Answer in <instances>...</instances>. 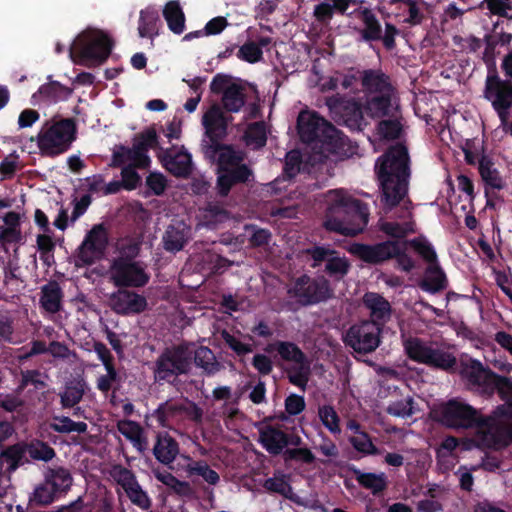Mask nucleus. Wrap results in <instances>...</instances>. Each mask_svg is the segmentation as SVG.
Returning <instances> with one entry per match:
<instances>
[{
    "label": "nucleus",
    "mask_w": 512,
    "mask_h": 512,
    "mask_svg": "<svg viewBox=\"0 0 512 512\" xmlns=\"http://www.w3.org/2000/svg\"><path fill=\"white\" fill-rule=\"evenodd\" d=\"M361 85L366 97L394 93L389 75L382 69H365L361 75Z\"/></svg>",
    "instance_id": "393cba45"
},
{
    "label": "nucleus",
    "mask_w": 512,
    "mask_h": 512,
    "mask_svg": "<svg viewBox=\"0 0 512 512\" xmlns=\"http://www.w3.org/2000/svg\"><path fill=\"white\" fill-rule=\"evenodd\" d=\"M53 421L49 424L51 430L61 434L71 432L86 433L88 425L85 422H75L68 416H53Z\"/></svg>",
    "instance_id": "a18cd8bd"
},
{
    "label": "nucleus",
    "mask_w": 512,
    "mask_h": 512,
    "mask_svg": "<svg viewBox=\"0 0 512 512\" xmlns=\"http://www.w3.org/2000/svg\"><path fill=\"white\" fill-rule=\"evenodd\" d=\"M114 479L126 492L130 501L143 510L150 509L152 502L148 494L141 488L135 474L128 468L117 466Z\"/></svg>",
    "instance_id": "6ab92c4d"
},
{
    "label": "nucleus",
    "mask_w": 512,
    "mask_h": 512,
    "mask_svg": "<svg viewBox=\"0 0 512 512\" xmlns=\"http://www.w3.org/2000/svg\"><path fill=\"white\" fill-rule=\"evenodd\" d=\"M404 242L394 241L391 260H395V267L404 273H411L416 269L415 260L406 253V246Z\"/></svg>",
    "instance_id": "c03bdc74"
},
{
    "label": "nucleus",
    "mask_w": 512,
    "mask_h": 512,
    "mask_svg": "<svg viewBox=\"0 0 512 512\" xmlns=\"http://www.w3.org/2000/svg\"><path fill=\"white\" fill-rule=\"evenodd\" d=\"M186 472L190 475L202 477L208 484L216 485L220 481L219 474L211 469L204 460H191L186 466Z\"/></svg>",
    "instance_id": "603ef678"
},
{
    "label": "nucleus",
    "mask_w": 512,
    "mask_h": 512,
    "mask_svg": "<svg viewBox=\"0 0 512 512\" xmlns=\"http://www.w3.org/2000/svg\"><path fill=\"white\" fill-rule=\"evenodd\" d=\"M252 177L253 171L246 164L225 169L217 173V193L220 197H227L234 186L247 183Z\"/></svg>",
    "instance_id": "5701e85b"
},
{
    "label": "nucleus",
    "mask_w": 512,
    "mask_h": 512,
    "mask_svg": "<svg viewBox=\"0 0 512 512\" xmlns=\"http://www.w3.org/2000/svg\"><path fill=\"white\" fill-rule=\"evenodd\" d=\"M302 164V155L298 149H293L287 152L285 162L283 165V173L288 178H294L300 171Z\"/></svg>",
    "instance_id": "0e129e2a"
},
{
    "label": "nucleus",
    "mask_w": 512,
    "mask_h": 512,
    "mask_svg": "<svg viewBox=\"0 0 512 512\" xmlns=\"http://www.w3.org/2000/svg\"><path fill=\"white\" fill-rule=\"evenodd\" d=\"M63 296L60 284L55 280H51L41 287L40 305L49 313H58L62 309Z\"/></svg>",
    "instance_id": "c756f323"
},
{
    "label": "nucleus",
    "mask_w": 512,
    "mask_h": 512,
    "mask_svg": "<svg viewBox=\"0 0 512 512\" xmlns=\"http://www.w3.org/2000/svg\"><path fill=\"white\" fill-rule=\"evenodd\" d=\"M353 473L358 484L371 490L374 495L383 492L387 488V478L384 473L361 472L358 469H355Z\"/></svg>",
    "instance_id": "4c0bfd02"
},
{
    "label": "nucleus",
    "mask_w": 512,
    "mask_h": 512,
    "mask_svg": "<svg viewBox=\"0 0 512 512\" xmlns=\"http://www.w3.org/2000/svg\"><path fill=\"white\" fill-rule=\"evenodd\" d=\"M363 304L370 311V320L383 330L392 316V307L387 298L376 292H367L363 296Z\"/></svg>",
    "instance_id": "b1692460"
},
{
    "label": "nucleus",
    "mask_w": 512,
    "mask_h": 512,
    "mask_svg": "<svg viewBox=\"0 0 512 512\" xmlns=\"http://www.w3.org/2000/svg\"><path fill=\"white\" fill-rule=\"evenodd\" d=\"M45 480L53 485L57 493L67 492L72 485V476L64 467L49 469Z\"/></svg>",
    "instance_id": "49530a36"
},
{
    "label": "nucleus",
    "mask_w": 512,
    "mask_h": 512,
    "mask_svg": "<svg viewBox=\"0 0 512 512\" xmlns=\"http://www.w3.org/2000/svg\"><path fill=\"white\" fill-rule=\"evenodd\" d=\"M363 110L357 101L347 103L342 113L344 125L351 130H361Z\"/></svg>",
    "instance_id": "864d4df0"
},
{
    "label": "nucleus",
    "mask_w": 512,
    "mask_h": 512,
    "mask_svg": "<svg viewBox=\"0 0 512 512\" xmlns=\"http://www.w3.org/2000/svg\"><path fill=\"white\" fill-rule=\"evenodd\" d=\"M191 354L192 363L203 370L207 375H213L217 373L222 365L217 361L213 351L205 346H200L194 349V345L191 343Z\"/></svg>",
    "instance_id": "2f4dec72"
},
{
    "label": "nucleus",
    "mask_w": 512,
    "mask_h": 512,
    "mask_svg": "<svg viewBox=\"0 0 512 512\" xmlns=\"http://www.w3.org/2000/svg\"><path fill=\"white\" fill-rule=\"evenodd\" d=\"M113 44L112 39L102 31H85L70 47V56L77 52L80 64L98 66L109 58Z\"/></svg>",
    "instance_id": "6e6552de"
},
{
    "label": "nucleus",
    "mask_w": 512,
    "mask_h": 512,
    "mask_svg": "<svg viewBox=\"0 0 512 512\" xmlns=\"http://www.w3.org/2000/svg\"><path fill=\"white\" fill-rule=\"evenodd\" d=\"M191 368V343L182 342L165 347L152 367L154 382L175 385L181 375L190 373Z\"/></svg>",
    "instance_id": "423d86ee"
},
{
    "label": "nucleus",
    "mask_w": 512,
    "mask_h": 512,
    "mask_svg": "<svg viewBox=\"0 0 512 512\" xmlns=\"http://www.w3.org/2000/svg\"><path fill=\"white\" fill-rule=\"evenodd\" d=\"M37 249L40 254V260L47 267L55 264L54 251L56 244L52 237L47 234H39L36 238Z\"/></svg>",
    "instance_id": "4d7b16f0"
},
{
    "label": "nucleus",
    "mask_w": 512,
    "mask_h": 512,
    "mask_svg": "<svg viewBox=\"0 0 512 512\" xmlns=\"http://www.w3.org/2000/svg\"><path fill=\"white\" fill-rule=\"evenodd\" d=\"M304 253L310 256L312 260L310 266L312 269H318L322 263H325V274L335 280L339 281L344 278L351 269L350 261L344 256H339L338 251L335 249L315 245L305 249Z\"/></svg>",
    "instance_id": "ddd939ff"
},
{
    "label": "nucleus",
    "mask_w": 512,
    "mask_h": 512,
    "mask_svg": "<svg viewBox=\"0 0 512 512\" xmlns=\"http://www.w3.org/2000/svg\"><path fill=\"white\" fill-rule=\"evenodd\" d=\"M483 97L490 101L501 126L508 124L512 107V81L501 79L496 70H489L485 80Z\"/></svg>",
    "instance_id": "9b49d317"
},
{
    "label": "nucleus",
    "mask_w": 512,
    "mask_h": 512,
    "mask_svg": "<svg viewBox=\"0 0 512 512\" xmlns=\"http://www.w3.org/2000/svg\"><path fill=\"white\" fill-rule=\"evenodd\" d=\"M377 131L383 139L395 140L402 132V125L397 119H382L379 121Z\"/></svg>",
    "instance_id": "680f3d73"
},
{
    "label": "nucleus",
    "mask_w": 512,
    "mask_h": 512,
    "mask_svg": "<svg viewBox=\"0 0 512 512\" xmlns=\"http://www.w3.org/2000/svg\"><path fill=\"white\" fill-rule=\"evenodd\" d=\"M478 171L480 172L482 180L488 187L496 190L503 189V180L497 169L494 168V162L490 158L481 156L480 159H478Z\"/></svg>",
    "instance_id": "58836bf2"
},
{
    "label": "nucleus",
    "mask_w": 512,
    "mask_h": 512,
    "mask_svg": "<svg viewBox=\"0 0 512 512\" xmlns=\"http://www.w3.org/2000/svg\"><path fill=\"white\" fill-rule=\"evenodd\" d=\"M405 244H408V246L412 247L414 251L419 254L421 258L429 265H435L438 263L435 249L425 238L405 240Z\"/></svg>",
    "instance_id": "13d9d810"
},
{
    "label": "nucleus",
    "mask_w": 512,
    "mask_h": 512,
    "mask_svg": "<svg viewBox=\"0 0 512 512\" xmlns=\"http://www.w3.org/2000/svg\"><path fill=\"white\" fill-rule=\"evenodd\" d=\"M154 476L159 482L170 488L177 495L189 496L191 494L190 484L186 481L179 480L170 472L155 470Z\"/></svg>",
    "instance_id": "de8ad7c7"
},
{
    "label": "nucleus",
    "mask_w": 512,
    "mask_h": 512,
    "mask_svg": "<svg viewBox=\"0 0 512 512\" xmlns=\"http://www.w3.org/2000/svg\"><path fill=\"white\" fill-rule=\"evenodd\" d=\"M461 374L481 395L490 397L498 393L504 405L510 409L503 420L510 425L512 431V378L496 374L477 359L463 363Z\"/></svg>",
    "instance_id": "39448f33"
},
{
    "label": "nucleus",
    "mask_w": 512,
    "mask_h": 512,
    "mask_svg": "<svg viewBox=\"0 0 512 512\" xmlns=\"http://www.w3.org/2000/svg\"><path fill=\"white\" fill-rule=\"evenodd\" d=\"M179 451V443L169 433L159 432L157 434L152 452L159 463L170 465L176 459Z\"/></svg>",
    "instance_id": "bb28decb"
},
{
    "label": "nucleus",
    "mask_w": 512,
    "mask_h": 512,
    "mask_svg": "<svg viewBox=\"0 0 512 512\" xmlns=\"http://www.w3.org/2000/svg\"><path fill=\"white\" fill-rule=\"evenodd\" d=\"M85 393L84 380H74L66 384L64 392L60 393V403L62 408H72L77 405Z\"/></svg>",
    "instance_id": "ea45409f"
},
{
    "label": "nucleus",
    "mask_w": 512,
    "mask_h": 512,
    "mask_svg": "<svg viewBox=\"0 0 512 512\" xmlns=\"http://www.w3.org/2000/svg\"><path fill=\"white\" fill-rule=\"evenodd\" d=\"M329 194H334L335 197L331 199L326 209L325 228L346 237H354L361 233L369 223L368 205L337 191H330Z\"/></svg>",
    "instance_id": "7ed1b4c3"
},
{
    "label": "nucleus",
    "mask_w": 512,
    "mask_h": 512,
    "mask_svg": "<svg viewBox=\"0 0 512 512\" xmlns=\"http://www.w3.org/2000/svg\"><path fill=\"white\" fill-rule=\"evenodd\" d=\"M38 92L49 101L57 102L66 100L72 94V89L62 85L58 81H51L41 85Z\"/></svg>",
    "instance_id": "6e6d98bb"
},
{
    "label": "nucleus",
    "mask_w": 512,
    "mask_h": 512,
    "mask_svg": "<svg viewBox=\"0 0 512 512\" xmlns=\"http://www.w3.org/2000/svg\"><path fill=\"white\" fill-rule=\"evenodd\" d=\"M258 441L261 442L268 453L280 455L288 449L286 442V433L279 428L269 427L262 430Z\"/></svg>",
    "instance_id": "7c9ffc66"
},
{
    "label": "nucleus",
    "mask_w": 512,
    "mask_h": 512,
    "mask_svg": "<svg viewBox=\"0 0 512 512\" xmlns=\"http://www.w3.org/2000/svg\"><path fill=\"white\" fill-rule=\"evenodd\" d=\"M111 309L119 315L139 314L146 310L147 300L144 296L127 289H119L110 298Z\"/></svg>",
    "instance_id": "412c9836"
},
{
    "label": "nucleus",
    "mask_w": 512,
    "mask_h": 512,
    "mask_svg": "<svg viewBox=\"0 0 512 512\" xmlns=\"http://www.w3.org/2000/svg\"><path fill=\"white\" fill-rule=\"evenodd\" d=\"M152 417L159 426L170 427L173 421L181 419V401L168 400L159 404Z\"/></svg>",
    "instance_id": "e433bc0d"
},
{
    "label": "nucleus",
    "mask_w": 512,
    "mask_h": 512,
    "mask_svg": "<svg viewBox=\"0 0 512 512\" xmlns=\"http://www.w3.org/2000/svg\"><path fill=\"white\" fill-rule=\"evenodd\" d=\"M348 441L358 453L363 455L379 454L377 446L374 444L372 437L366 430H363L362 433H358V435L349 437Z\"/></svg>",
    "instance_id": "5fc2aeb1"
},
{
    "label": "nucleus",
    "mask_w": 512,
    "mask_h": 512,
    "mask_svg": "<svg viewBox=\"0 0 512 512\" xmlns=\"http://www.w3.org/2000/svg\"><path fill=\"white\" fill-rule=\"evenodd\" d=\"M160 23L159 12L155 8L147 7L140 11L138 33L141 38H154L158 35Z\"/></svg>",
    "instance_id": "c9c22d12"
},
{
    "label": "nucleus",
    "mask_w": 512,
    "mask_h": 512,
    "mask_svg": "<svg viewBox=\"0 0 512 512\" xmlns=\"http://www.w3.org/2000/svg\"><path fill=\"white\" fill-rule=\"evenodd\" d=\"M318 417L324 427L330 431L331 434L335 435L341 433V419L338 412L332 405H320L318 407Z\"/></svg>",
    "instance_id": "8fccbe9b"
},
{
    "label": "nucleus",
    "mask_w": 512,
    "mask_h": 512,
    "mask_svg": "<svg viewBox=\"0 0 512 512\" xmlns=\"http://www.w3.org/2000/svg\"><path fill=\"white\" fill-rule=\"evenodd\" d=\"M26 454V442H18L6 447L0 453V473H2L4 463H7L8 466L6 470L9 473L16 471L20 466L29 463Z\"/></svg>",
    "instance_id": "c85d7f7f"
},
{
    "label": "nucleus",
    "mask_w": 512,
    "mask_h": 512,
    "mask_svg": "<svg viewBox=\"0 0 512 512\" xmlns=\"http://www.w3.org/2000/svg\"><path fill=\"white\" fill-rule=\"evenodd\" d=\"M133 144H142L146 151L154 149L157 151V154L160 152V148H163L159 144V137L153 126L148 127L141 133L135 135Z\"/></svg>",
    "instance_id": "e2e57ef3"
},
{
    "label": "nucleus",
    "mask_w": 512,
    "mask_h": 512,
    "mask_svg": "<svg viewBox=\"0 0 512 512\" xmlns=\"http://www.w3.org/2000/svg\"><path fill=\"white\" fill-rule=\"evenodd\" d=\"M380 327L373 322L361 321L352 325L345 333L343 341L357 354L373 353L381 343Z\"/></svg>",
    "instance_id": "f8f14e48"
},
{
    "label": "nucleus",
    "mask_w": 512,
    "mask_h": 512,
    "mask_svg": "<svg viewBox=\"0 0 512 512\" xmlns=\"http://www.w3.org/2000/svg\"><path fill=\"white\" fill-rule=\"evenodd\" d=\"M163 17L167 22L168 28L177 35L185 30V14L179 1H168L163 9Z\"/></svg>",
    "instance_id": "f704fd0d"
},
{
    "label": "nucleus",
    "mask_w": 512,
    "mask_h": 512,
    "mask_svg": "<svg viewBox=\"0 0 512 512\" xmlns=\"http://www.w3.org/2000/svg\"><path fill=\"white\" fill-rule=\"evenodd\" d=\"M393 244V240H386L374 244L354 243L351 245L349 251L367 264L382 265L391 260Z\"/></svg>",
    "instance_id": "aec40b11"
},
{
    "label": "nucleus",
    "mask_w": 512,
    "mask_h": 512,
    "mask_svg": "<svg viewBox=\"0 0 512 512\" xmlns=\"http://www.w3.org/2000/svg\"><path fill=\"white\" fill-rule=\"evenodd\" d=\"M191 236V228L182 220L172 221L166 228L163 237V248L167 252L181 251Z\"/></svg>",
    "instance_id": "a878e982"
},
{
    "label": "nucleus",
    "mask_w": 512,
    "mask_h": 512,
    "mask_svg": "<svg viewBox=\"0 0 512 512\" xmlns=\"http://www.w3.org/2000/svg\"><path fill=\"white\" fill-rule=\"evenodd\" d=\"M410 159L407 148L400 143L386 149L375 163L380 182L381 204L386 214L397 208L408 193Z\"/></svg>",
    "instance_id": "f03ea898"
},
{
    "label": "nucleus",
    "mask_w": 512,
    "mask_h": 512,
    "mask_svg": "<svg viewBox=\"0 0 512 512\" xmlns=\"http://www.w3.org/2000/svg\"><path fill=\"white\" fill-rule=\"evenodd\" d=\"M509 412V407L498 405L490 414H483L460 397L449 398L434 410L436 421L449 429H475L474 441L480 449H491L503 438L512 437L511 425L503 420Z\"/></svg>",
    "instance_id": "f257e3e1"
},
{
    "label": "nucleus",
    "mask_w": 512,
    "mask_h": 512,
    "mask_svg": "<svg viewBox=\"0 0 512 512\" xmlns=\"http://www.w3.org/2000/svg\"><path fill=\"white\" fill-rule=\"evenodd\" d=\"M246 95L244 88L238 84L232 83L227 87L222 96L223 107L228 112H238L245 105Z\"/></svg>",
    "instance_id": "a19ab883"
},
{
    "label": "nucleus",
    "mask_w": 512,
    "mask_h": 512,
    "mask_svg": "<svg viewBox=\"0 0 512 512\" xmlns=\"http://www.w3.org/2000/svg\"><path fill=\"white\" fill-rule=\"evenodd\" d=\"M414 400L411 396L389 403L386 412L394 417L407 418L414 414Z\"/></svg>",
    "instance_id": "052dcab7"
},
{
    "label": "nucleus",
    "mask_w": 512,
    "mask_h": 512,
    "mask_svg": "<svg viewBox=\"0 0 512 512\" xmlns=\"http://www.w3.org/2000/svg\"><path fill=\"white\" fill-rule=\"evenodd\" d=\"M229 211L218 201H209L203 209V220L206 226L214 228L229 219Z\"/></svg>",
    "instance_id": "79ce46f5"
},
{
    "label": "nucleus",
    "mask_w": 512,
    "mask_h": 512,
    "mask_svg": "<svg viewBox=\"0 0 512 512\" xmlns=\"http://www.w3.org/2000/svg\"><path fill=\"white\" fill-rule=\"evenodd\" d=\"M403 346L407 357L415 362L442 371H451L456 367L457 359L453 354L435 348L420 338L411 337L404 341Z\"/></svg>",
    "instance_id": "1a4fd4ad"
},
{
    "label": "nucleus",
    "mask_w": 512,
    "mask_h": 512,
    "mask_svg": "<svg viewBox=\"0 0 512 512\" xmlns=\"http://www.w3.org/2000/svg\"><path fill=\"white\" fill-rule=\"evenodd\" d=\"M162 166L176 178H188L193 171L192 155L182 146L175 151V146L160 148L157 154Z\"/></svg>",
    "instance_id": "a211bd4d"
},
{
    "label": "nucleus",
    "mask_w": 512,
    "mask_h": 512,
    "mask_svg": "<svg viewBox=\"0 0 512 512\" xmlns=\"http://www.w3.org/2000/svg\"><path fill=\"white\" fill-rule=\"evenodd\" d=\"M26 450L31 459L35 461L49 462L56 456L54 448L38 439L26 442Z\"/></svg>",
    "instance_id": "09e8293b"
},
{
    "label": "nucleus",
    "mask_w": 512,
    "mask_h": 512,
    "mask_svg": "<svg viewBox=\"0 0 512 512\" xmlns=\"http://www.w3.org/2000/svg\"><path fill=\"white\" fill-rule=\"evenodd\" d=\"M310 372V363L308 360L303 363L294 364L286 370L289 383L302 390H305L308 385Z\"/></svg>",
    "instance_id": "3c124183"
},
{
    "label": "nucleus",
    "mask_w": 512,
    "mask_h": 512,
    "mask_svg": "<svg viewBox=\"0 0 512 512\" xmlns=\"http://www.w3.org/2000/svg\"><path fill=\"white\" fill-rule=\"evenodd\" d=\"M121 177V184L124 185V189L127 191L136 189L141 183V177L133 165L122 167Z\"/></svg>",
    "instance_id": "69168bd1"
},
{
    "label": "nucleus",
    "mask_w": 512,
    "mask_h": 512,
    "mask_svg": "<svg viewBox=\"0 0 512 512\" xmlns=\"http://www.w3.org/2000/svg\"><path fill=\"white\" fill-rule=\"evenodd\" d=\"M296 128L301 142L320 144V147L335 155H352L348 138L316 112L301 111L297 116Z\"/></svg>",
    "instance_id": "20e7f679"
},
{
    "label": "nucleus",
    "mask_w": 512,
    "mask_h": 512,
    "mask_svg": "<svg viewBox=\"0 0 512 512\" xmlns=\"http://www.w3.org/2000/svg\"><path fill=\"white\" fill-rule=\"evenodd\" d=\"M426 273V278L419 284L423 291L435 294L447 288V276L438 263L434 265H428Z\"/></svg>",
    "instance_id": "72a5a7b5"
},
{
    "label": "nucleus",
    "mask_w": 512,
    "mask_h": 512,
    "mask_svg": "<svg viewBox=\"0 0 512 512\" xmlns=\"http://www.w3.org/2000/svg\"><path fill=\"white\" fill-rule=\"evenodd\" d=\"M354 13L364 25V28L360 30L362 40L367 43L380 41L383 30L373 10L370 8H358Z\"/></svg>",
    "instance_id": "cd10ccee"
},
{
    "label": "nucleus",
    "mask_w": 512,
    "mask_h": 512,
    "mask_svg": "<svg viewBox=\"0 0 512 512\" xmlns=\"http://www.w3.org/2000/svg\"><path fill=\"white\" fill-rule=\"evenodd\" d=\"M57 494L53 485L45 480L35 488L32 501L37 505L46 506L54 502Z\"/></svg>",
    "instance_id": "bf43d9fd"
},
{
    "label": "nucleus",
    "mask_w": 512,
    "mask_h": 512,
    "mask_svg": "<svg viewBox=\"0 0 512 512\" xmlns=\"http://www.w3.org/2000/svg\"><path fill=\"white\" fill-rule=\"evenodd\" d=\"M221 335L224 343L238 356H245L246 354L252 352L249 344L242 342L238 337L230 334L226 330H224Z\"/></svg>",
    "instance_id": "338daca9"
},
{
    "label": "nucleus",
    "mask_w": 512,
    "mask_h": 512,
    "mask_svg": "<svg viewBox=\"0 0 512 512\" xmlns=\"http://www.w3.org/2000/svg\"><path fill=\"white\" fill-rule=\"evenodd\" d=\"M283 458L285 461L296 460L311 465L315 460V456L312 451L308 448H294L286 449L283 452Z\"/></svg>",
    "instance_id": "774afa93"
},
{
    "label": "nucleus",
    "mask_w": 512,
    "mask_h": 512,
    "mask_svg": "<svg viewBox=\"0 0 512 512\" xmlns=\"http://www.w3.org/2000/svg\"><path fill=\"white\" fill-rule=\"evenodd\" d=\"M271 347L278 352L281 359L295 364L306 362L307 356L294 342L277 341Z\"/></svg>",
    "instance_id": "37998d69"
},
{
    "label": "nucleus",
    "mask_w": 512,
    "mask_h": 512,
    "mask_svg": "<svg viewBox=\"0 0 512 512\" xmlns=\"http://www.w3.org/2000/svg\"><path fill=\"white\" fill-rule=\"evenodd\" d=\"M77 139V123L74 118H53L46 121L36 136L42 156L56 157L71 148Z\"/></svg>",
    "instance_id": "0eeeda50"
},
{
    "label": "nucleus",
    "mask_w": 512,
    "mask_h": 512,
    "mask_svg": "<svg viewBox=\"0 0 512 512\" xmlns=\"http://www.w3.org/2000/svg\"><path fill=\"white\" fill-rule=\"evenodd\" d=\"M202 124L209 144L220 143L227 135L228 117L218 105H213L203 115Z\"/></svg>",
    "instance_id": "4be33fe9"
},
{
    "label": "nucleus",
    "mask_w": 512,
    "mask_h": 512,
    "mask_svg": "<svg viewBox=\"0 0 512 512\" xmlns=\"http://www.w3.org/2000/svg\"><path fill=\"white\" fill-rule=\"evenodd\" d=\"M203 153L205 158L217 164V173L245 164L246 153L230 144H203Z\"/></svg>",
    "instance_id": "f3484780"
},
{
    "label": "nucleus",
    "mask_w": 512,
    "mask_h": 512,
    "mask_svg": "<svg viewBox=\"0 0 512 512\" xmlns=\"http://www.w3.org/2000/svg\"><path fill=\"white\" fill-rule=\"evenodd\" d=\"M110 271L114 285L119 288L143 287L150 279L142 263L138 261H126L123 258H114Z\"/></svg>",
    "instance_id": "4468645a"
},
{
    "label": "nucleus",
    "mask_w": 512,
    "mask_h": 512,
    "mask_svg": "<svg viewBox=\"0 0 512 512\" xmlns=\"http://www.w3.org/2000/svg\"><path fill=\"white\" fill-rule=\"evenodd\" d=\"M290 297L300 306H312L324 303L334 295L329 280L325 276L311 277L303 274L297 277L288 289Z\"/></svg>",
    "instance_id": "9d476101"
},
{
    "label": "nucleus",
    "mask_w": 512,
    "mask_h": 512,
    "mask_svg": "<svg viewBox=\"0 0 512 512\" xmlns=\"http://www.w3.org/2000/svg\"><path fill=\"white\" fill-rule=\"evenodd\" d=\"M394 93L372 95L366 97L364 103L365 113L372 118H383L389 116L392 109V96Z\"/></svg>",
    "instance_id": "473e14b6"
},
{
    "label": "nucleus",
    "mask_w": 512,
    "mask_h": 512,
    "mask_svg": "<svg viewBox=\"0 0 512 512\" xmlns=\"http://www.w3.org/2000/svg\"><path fill=\"white\" fill-rule=\"evenodd\" d=\"M107 245L108 235L104 225H94L78 248L77 260L83 265H92L103 257Z\"/></svg>",
    "instance_id": "dca6fc26"
},
{
    "label": "nucleus",
    "mask_w": 512,
    "mask_h": 512,
    "mask_svg": "<svg viewBox=\"0 0 512 512\" xmlns=\"http://www.w3.org/2000/svg\"><path fill=\"white\" fill-rule=\"evenodd\" d=\"M378 229L389 238L388 240L399 242L417 230L413 214L407 205H403L400 209L396 210L389 216L388 220L380 218Z\"/></svg>",
    "instance_id": "2eb2a0df"
}]
</instances>
